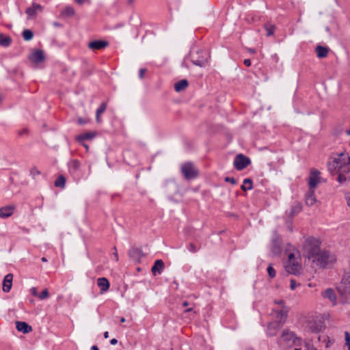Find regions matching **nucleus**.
Here are the masks:
<instances>
[{
  "label": "nucleus",
  "mask_w": 350,
  "mask_h": 350,
  "mask_svg": "<svg viewBox=\"0 0 350 350\" xmlns=\"http://www.w3.org/2000/svg\"><path fill=\"white\" fill-rule=\"evenodd\" d=\"M146 72V70L145 68H141L139 72V78L143 79Z\"/></svg>",
  "instance_id": "49530a36"
},
{
  "label": "nucleus",
  "mask_w": 350,
  "mask_h": 350,
  "mask_svg": "<svg viewBox=\"0 0 350 350\" xmlns=\"http://www.w3.org/2000/svg\"><path fill=\"white\" fill-rule=\"evenodd\" d=\"M282 325H279V323L275 321L269 323L267 326V334L271 336H275L278 331Z\"/></svg>",
  "instance_id": "f3484780"
},
{
  "label": "nucleus",
  "mask_w": 350,
  "mask_h": 350,
  "mask_svg": "<svg viewBox=\"0 0 350 350\" xmlns=\"http://www.w3.org/2000/svg\"><path fill=\"white\" fill-rule=\"evenodd\" d=\"M271 250L275 256L279 255L282 252L281 237L276 232L272 237Z\"/></svg>",
  "instance_id": "1a4fd4ad"
},
{
  "label": "nucleus",
  "mask_w": 350,
  "mask_h": 350,
  "mask_svg": "<svg viewBox=\"0 0 350 350\" xmlns=\"http://www.w3.org/2000/svg\"><path fill=\"white\" fill-rule=\"evenodd\" d=\"M188 85V81L186 79H182L175 83L174 89L176 92H179L186 89Z\"/></svg>",
  "instance_id": "c85d7f7f"
},
{
  "label": "nucleus",
  "mask_w": 350,
  "mask_h": 350,
  "mask_svg": "<svg viewBox=\"0 0 350 350\" xmlns=\"http://www.w3.org/2000/svg\"><path fill=\"white\" fill-rule=\"evenodd\" d=\"M29 59L32 62L40 63L44 59V53L42 50L37 49L30 55Z\"/></svg>",
  "instance_id": "a211bd4d"
},
{
  "label": "nucleus",
  "mask_w": 350,
  "mask_h": 350,
  "mask_svg": "<svg viewBox=\"0 0 350 350\" xmlns=\"http://www.w3.org/2000/svg\"><path fill=\"white\" fill-rule=\"evenodd\" d=\"M288 309L286 307H283L280 310H273L272 314L275 319V321L278 322L279 325H284L286 321L288 316Z\"/></svg>",
  "instance_id": "9d476101"
},
{
  "label": "nucleus",
  "mask_w": 350,
  "mask_h": 350,
  "mask_svg": "<svg viewBox=\"0 0 350 350\" xmlns=\"http://www.w3.org/2000/svg\"><path fill=\"white\" fill-rule=\"evenodd\" d=\"M13 275L12 273L7 274L3 282V291L5 293H8L12 285Z\"/></svg>",
  "instance_id": "412c9836"
},
{
  "label": "nucleus",
  "mask_w": 350,
  "mask_h": 350,
  "mask_svg": "<svg viewBox=\"0 0 350 350\" xmlns=\"http://www.w3.org/2000/svg\"><path fill=\"white\" fill-rule=\"evenodd\" d=\"M275 304H277L280 305L282 308H283V307H285V306H284V301L283 300H280V301H275Z\"/></svg>",
  "instance_id": "6e6d98bb"
},
{
  "label": "nucleus",
  "mask_w": 350,
  "mask_h": 350,
  "mask_svg": "<svg viewBox=\"0 0 350 350\" xmlns=\"http://www.w3.org/2000/svg\"><path fill=\"white\" fill-rule=\"evenodd\" d=\"M113 250H115V252L113 253V256L115 258V260L118 261V255L116 247H114Z\"/></svg>",
  "instance_id": "3c124183"
},
{
  "label": "nucleus",
  "mask_w": 350,
  "mask_h": 350,
  "mask_svg": "<svg viewBox=\"0 0 350 350\" xmlns=\"http://www.w3.org/2000/svg\"><path fill=\"white\" fill-rule=\"evenodd\" d=\"M188 306H189V302L188 301H185L183 302V307H187Z\"/></svg>",
  "instance_id": "bf43d9fd"
},
{
  "label": "nucleus",
  "mask_w": 350,
  "mask_h": 350,
  "mask_svg": "<svg viewBox=\"0 0 350 350\" xmlns=\"http://www.w3.org/2000/svg\"><path fill=\"white\" fill-rule=\"evenodd\" d=\"M306 204L308 206H312L317 202L314 195V189H310L306 194Z\"/></svg>",
  "instance_id": "393cba45"
},
{
  "label": "nucleus",
  "mask_w": 350,
  "mask_h": 350,
  "mask_svg": "<svg viewBox=\"0 0 350 350\" xmlns=\"http://www.w3.org/2000/svg\"><path fill=\"white\" fill-rule=\"evenodd\" d=\"M314 262L322 268L327 267L336 261V257L327 250H321L312 259Z\"/></svg>",
  "instance_id": "f03ea898"
},
{
  "label": "nucleus",
  "mask_w": 350,
  "mask_h": 350,
  "mask_svg": "<svg viewBox=\"0 0 350 350\" xmlns=\"http://www.w3.org/2000/svg\"><path fill=\"white\" fill-rule=\"evenodd\" d=\"M69 172L74 175L79 172L80 169V163L77 160H72L68 163Z\"/></svg>",
  "instance_id": "a878e982"
},
{
  "label": "nucleus",
  "mask_w": 350,
  "mask_h": 350,
  "mask_svg": "<svg viewBox=\"0 0 350 350\" xmlns=\"http://www.w3.org/2000/svg\"><path fill=\"white\" fill-rule=\"evenodd\" d=\"M110 343H111V345H116V344L118 343V340H117V339H116V338H113V339H111V340H110Z\"/></svg>",
  "instance_id": "4d7b16f0"
},
{
  "label": "nucleus",
  "mask_w": 350,
  "mask_h": 350,
  "mask_svg": "<svg viewBox=\"0 0 350 350\" xmlns=\"http://www.w3.org/2000/svg\"><path fill=\"white\" fill-rule=\"evenodd\" d=\"M165 267L164 262L162 260H155L154 265L151 269L152 273L154 275H157V274H161Z\"/></svg>",
  "instance_id": "aec40b11"
},
{
  "label": "nucleus",
  "mask_w": 350,
  "mask_h": 350,
  "mask_svg": "<svg viewBox=\"0 0 350 350\" xmlns=\"http://www.w3.org/2000/svg\"><path fill=\"white\" fill-rule=\"evenodd\" d=\"M285 269L291 274L297 275L299 273L301 266L295 261V255L293 254L288 255V264L285 266Z\"/></svg>",
  "instance_id": "6e6552de"
},
{
  "label": "nucleus",
  "mask_w": 350,
  "mask_h": 350,
  "mask_svg": "<svg viewBox=\"0 0 350 350\" xmlns=\"http://www.w3.org/2000/svg\"><path fill=\"white\" fill-rule=\"evenodd\" d=\"M23 38L25 40L29 41L33 37V33L30 29H25L22 33Z\"/></svg>",
  "instance_id": "4c0bfd02"
},
{
  "label": "nucleus",
  "mask_w": 350,
  "mask_h": 350,
  "mask_svg": "<svg viewBox=\"0 0 350 350\" xmlns=\"http://www.w3.org/2000/svg\"><path fill=\"white\" fill-rule=\"evenodd\" d=\"M16 327L18 331L21 332L23 334H27L32 331V327L23 321H16Z\"/></svg>",
  "instance_id": "4be33fe9"
},
{
  "label": "nucleus",
  "mask_w": 350,
  "mask_h": 350,
  "mask_svg": "<svg viewBox=\"0 0 350 350\" xmlns=\"http://www.w3.org/2000/svg\"><path fill=\"white\" fill-rule=\"evenodd\" d=\"M53 25L55 26V27H60V24L59 23H57V22H55L53 23Z\"/></svg>",
  "instance_id": "338daca9"
},
{
  "label": "nucleus",
  "mask_w": 350,
  "mask_h": 350,
  "mask_svg": "<svg viewBox=\"0 0 350 350\" xmlns=\"http://www.w3.org/2000/svg\"><path fill=\"white\" fill-rule=\"evenodd\" d=\"M193 310V308H187L185 310V312H191Z\"/></svg>",
  "instance_id": "e2e57ef3"
},
{
  "label": "nucleus",
  "mask_w": 350,
  "mask_h": 350,
  "mask_svg": "<svg viewBox=\"0 0 350 350\" xmlns=\"http://www.w3.org/2000/svg\"><path fill=\"white\" fill-rule=\"evenodd\" d=\"M96 135L95 133L88 132L81 135H78L76 137L77 141L79 142H82L84 140L91 139L94 137Z\"/></svg>",
  "instance_id": "c756f323"
},
{
  "label": "nucleus",
  "mask_w": 350,
  "mask_h": 350,
  "mask_svg": "<svg viewBox=\"0 0 350 350\" xmlns=\"http://www.w3.org/2000/svg\"><path fill=\"white\" fill-rule=\"evenodd\" d=\"M85 0H76V2L79 4H82Z\"/></svg>",
  "instance_id": "69168bd1"
},
{
  "label": "nucleus",
  "mask_w": 350,
  "mask_h": 350,
  "mask_svg": "<svg viewBox=\"0 0 350 350\" xmlns=\"http://www.w3.org/2000/svg\"><path fill=\"white\" fill-rule=\"evenodd\" d=\"M12 42L10 36H5L3 33H0V45L3 46H8Z\"/></svg>",
  "instance_id": "2f4dec72"
},
{
  "label": "nucleus",
  "mask_w": 350,
  "mask_h": 350,
  "mask_svg": "<svg viewBox=\"0 0 350 350\" xmlns=\"http://www.w3.org/2000/svg\"><path fill=\"white\" fill-rule=\"evenodd\" d=\"M108 46V42L104 40H94L88 44L90 49L92 50H100Z\"/></svg>",
  "instance_id": "6ab92c4d"
},
{
  "label": "nucleus",
  "mask_w": 350,
  "mask_h": 350,
  "mask_svg": "<svg viewBox=\"0 0 350 350\" xmlns=\"http://www.w3.org/2000/svg\"><path fill=\"white\" fill-rule=\"evenodd\" d=\"M66 185V178L63 175H59L55 181V186L57 187L64 188Z\"/></svg>",
  "instance_id": "72a5a7b5"
},
{
  "label": "nucleus",
  "mask_w": 350,
  "mask_h": 350,
  "mask_svg": "<svg viewBox=\"0 0 350 350\" xmlns=\"http://www.w3.org/2000/svg\"><path fill=\"white\" fill-rule=\"evenodd\" d=\"M265 29L267 31V36H271L273 35L274 31L275 29V26L273 25H271L269 23H266L264 25Z\"/></svg>",
  "instance_id": "e433bc0d"
},
{
  "label": "nucleus",
  "mask_w": 350,
  "mask_h": 350,
  "mask_svg": "<svg viewBox=\"0 0 350 350\" xmlns=\"http://www.w3.org/2000/svg\"><path fill=\"white\" fill-rule=\"evenodd\" d=\"M346 200L349 207H350V194L346 196Z\"/></svg>",
  "instance_id": "5fc2aeb1"
},
{
  "label": "nucleus",
  "mask_w": 350,
  "mask_h": 350,
  "mask_svg": "<svg viewBox=\"0 0 350 350\" xmlns=\"http://www.w3.org/2000/svg\"><path fill=\"white\" fill-rule=\"evenodd\" d=\"M338 293L342 296L350 295V275L342 279L340 284L337 287Z\"/></svg>",
  "instance_id": "9b49d317"
},
{
  "label": "nucleus",
  "mask_w": 350,
  "mask_h": 350,
  "mask_svg": "<svg viewBox=\"0 0 350 350\" xmlns=\"http://www.w3.org/2000/svg\"><path fill=\"white\" fill-rule=\"evenodd\" d=\"M349 172H343V171H340L339 172H338V181L340 183H342L344 182H345L347 179H350V175H348V176H346L345 174V173H349Z\"/></svg>",
  "instance_id": "f704fd0d"
},
{
  "label": "nucleus",
  "mask_w": 350,
  "mask_h": 350,
  "mask_svg": "<svg viewBox=\"0 0 350 350\" xmlns=\"http://www.w3.org/2000/svg\"><path fill=\"white\" fill-rule=\"evenodd\" d=\"M225 181L226 182H229L233 185H235L237 183V180H235V178H231V177H226L225 178Z\"/></svg>",
  "instance_id": "c03bdc74"
},
{
  "label": "nucleus",
  "mask_w": 350,
  "mask_h": 350,
  "mask_svg": "<svg viewBox=\"0 0 350 350\" xmlns=\"http://www.w3.org/2000/svg\"><path fill=\"white\" fill-rule=\"evenodd\" d=\"M181 173L187 180L194 179L198 176V170L191 162H187L182 165Z\"/></svg>",
  "instance_id": "39448f33"
},
{
  "label": "nucleus",
  "mask_w": 350,
  "mask_h": 350,
  "mask_svg": "<svg viewBox=\"0 0 350 350\" xmlns=\"http://www.w3.org/2000/svg\"><path fill=\"white\" fill-rule=\"evenodd\" d=\"M92 350H99L98 347L96 345H94L91 348Z\"/></svg>",
  "instance_id": "0e129e2a"
},
{
  "label": "nucleus",
  "mask_w": 350,
  "mask_h": 350,
  "mask_svg": "<svg viewBox=\"0 0 350 350\" xmlns=\"http://www.w3.org/2000/svg\"><path fill=\"white\" fill-rule=\"evenodd\" d=\"M103 336H104L105 338H109V332H104Z\"/></svg>",
  "instance_id": "052dcab7"
},
{
  "label": "nucleus",
  "mask_w": 350,
  "mask_h": 350,
  "mask_svg": "<svg viewBox=\"0 0 350 350\" xmlns=\"http://www.w3.org/2000/svg\"><path fill=\"white\" fill-rule=\"evenodd\" d=\"M320 245L321 242L319 239L314 237H308L304 244L305 255L308 258L313 259L314 257L321 250Z\"/></svg>",
  "instance_id": "f257e3e1"
},
{
  "label": "nucleus",
  "mask_w": 350,
  "mask_h": 350,
  "mask_svg": "<svg viewBox=\"0 0 350 350\" xmlns=\"http://www.w3.org/2000/svg\"><path fill=\"white\" fill-rule=\"evenodd\" d=\"M267 273L269 274V276L271 278H273L275 276V271L271 265H269L267 267Z\"/></svg>",
  "instance_id": "a19ab883"
},
{
  "label": "nucleus",
  "mask_w": 350,
  "mask_h": 350,
  "mask_svg": "<svg viewBox=\"0 0 350 350\" xmlns=\"http://www.w3.org/2000/svg\"><path fill=\"white\" fill-rule=\"evenodd\" d=\"M129 256L134 260L139 262L144 254L140 248L133 247L129 251Z\"/></svg>",
  "instance_id": "dca6fc26"
},
{
  "label": "nucleus",
  "mask_w": 350,
  "mask_h": 350,
  "mask_svg": "<svg viewBox=\"0 0 350 350\" xmlns=\"http://www.w3.org/2000/svg\"><path fill=\"white\" fill-rule=\"evenodd\" d=\"M296 282L295 280H291V285H290V288L291 290H294L296 287Z\"/></svg>",
  "instance_id": "09e8293b"
},
{
  "label": "nucleus",
  "mask_w": 350,
  "mask_h": 350,
  "mask_svg": "<svg viewBox=\"0 0 350 350\" xmlns=\"http://www.w3.org/2000/svg\"><path fill=\"white\" fill-rule=\"evenodd\" d=\"M302 210V205L300 202H295L291 208L289 213V217L293 218L295 215L298 214Z\"/></svg>",
  "instance_id": "cd10ccee"
},
{
  "label": "nucleus",
  "mask_w": 350,
  "mask_h": 350,
  "mask_svg": "<svg viewBox=\"0 0 350 350\" xmlns=\"http://www.w3.org/2000/svg\"><path fill=\"white\" fill-rule=\"evenodd\" d=\"M319 174L320 172L317 170H312L309 177L308 185L310 189H314L318 183H319Z\"/></svg>",
  "instance_id": "f8f14e48"
},
{
  "label": "nucleus",
  "mask_w": 350,
  "mask_h": 350,
  "mask_svg": "<svg viewBox=\"0 0 350 350\" xmlns=\"http://www.w3.org/2000/svg\"><path fill=\"white\" fill-rule=\"evenodd\" d=\"M322 295L324 298H327L333 304H336V294L332 288L326 289L323 293Z\"/></svg>",
  "instance_id": "bb28decb"
},
{
  "label": "nucleus",
  "mask_w": 350,
  "mask_h": 350,
  "mask_svg": "<svg viewBox=\"0 0 350 350\" xmlns=\"http://www.w3.org/2000/svg\"><path fill=\"white\" fill-rule=\"evenodd\" d=\"M75 14V10L71 7H66L62 12V15L66 17H71Z\"/></svg>",
  "instance_id": "58836bf2"
},
{
  "label": "nucleus",
  "mask_w": 350,
  "mask_h": 350,
  "mask_svg": "<svg viewBox=\"0 0 350 350\" xmlns=\"http://www.w3.org/2000/svg\"><path fill=\"white\" fill-rule=\"evenodd\" d=\"M243 63L246 66H250L251 65V61L249 59H244Z\"/></svg>",
  "instance_id": "864d4df0"
},
{
  "label": "nucleus",
  "mask_w": 350,
  "mask_h": 350,
  "mask_svg": "<svg viewBox=\"0 0 350 350\" xmlns=\"http://www.w3.org/2000/svg\"><path fill=\"white\" fill-rule=\"evenodd\" d=\"M233 163L234 167L237 170H242L250 164L251 161L247 157L243 155V154H239L235 157Z\"/></svg>",
  "instance_id": "0eeeda50"
},
{
  "label": "nucleus",
  "mask_w": 350,
  "mask_h": 350,
  "mask_svg": "<svg viewBox=\"0 0 350 350\" xmlns=\"http://www.w3.org/2000/svg\"><path fill=\"white\" fill-rule=\"evenodd\" d=\"M83 146L86 149V150H88L89 146L85 143H82Z\"/></svg>",
  "instance_id": "680f3d73"
},
{
  "label": "nucleus",
  "mask_w": 350,
  "mask_h": 350,
  "mask_svg": "<svg viewBox=\"0 0 350 350\" xmlns=\"http://www.w3.org/2000/svg\"><path fill=\"white\" fill-rule=\"evenodd\" d=\"M252 189V180L250 178H245L243 180V185L241 186L243 191L250 190Z\"/></svg>",
  "instance_id": "c9c22d12"
},
{
  "label": "nucleus",
  "mask_w": 350,
  "mask_h": 350,
  "mask_svg": "<svg viewBox=\"0 0 350 350\" xmlns=\"http://www.w3.org/2000/svg\"><path fill=\"white\" fill-rule=\"evenodd\" d=\"M106 108H107V103L105 102H103L100 106L96 110V121L98 122H100V116L104 113V111L106 110Z\"/></svg>",
  "instance_id": "473e14b6"
},
{
  "label": "nucleus",
  "mask_w": 350,
  "mask_h": 350,
  "mask_svg": "<svg viewBox=\"0 0 350 350\" xmlns=\"http://www.w3.org/2000/svg\"><path fill=\"white\" fill-rule=\"evenodd\" d=\"M329 51V49L328 47L323 46L321 45H317L315 48V52L319 58L326 57L328 55Z\"/></svg>",
  "instance_id": "b1692460"
},
{
  "label": "nucleus",
  "mask_w": 350,
  "mask_h": 350,
  "mask_svg": "<svg viewBox=\"0 0 350 350\" xmlns=\"http://www.w3.org/2000/svg\"><path fill=\"white\" fill-rule=\"evenodd\" d=\"M335 159L338 164L339 172H349L350 157L348 154L340 153Z\"/></svg>",
  "instance_id": "423d86ee"
},
{
  "label": "nucleus",
  "mask_w": 350,
  "mask_h": 350,
  "mask_svg": "<svg viewBox=\"0 0 350 350\" xmlns=\"http://www.w3.org/2000/svg\"><path fill=\"white\" fill-rule=\"evenodd\" d=\"M31 294H32L33 296H35V297L38 296V293H37V289H36V287H32V288H31Z\"/></svg>",
  "instance_id": "8fccbe9b"
},
{
  "label": "nucleus",
  "mask_w": 350,
  "mask_h": 350,
  "mask_svg": "<svg viewBox=\"0 0 350 350\" xmlns=\"http://www.w3.org/2000/svg\"><path fill=\"white\" fill-rule=\"evenodd\" d=\"M307 350H317L313 346H310L308 345H306Z\"/></svg>",
  "instance_id": "13d9d810"
},
{
  "label": "nucleus",
  "mask_w": 350,
  "mask_h": 350,
  "mask_svg": "<svg viewBox=\"0 0 350 350\" xmlns=\"http://www.w3.org/2000/svg\"><path fill=\"white\" fill-rule=\"evenodd\" d=\"M97 285L100 288V293H103L108 291L109 288V282L105 278H100L97 280Z\"/></svg>",
  "instance_id": "5701e85b"
},
{
  "label": "nucleus",
  "mask_w": 350,
  "mask_h": 350,
  "mask_svg": "<svg viewBox=\"0 0 350 350\" xmlns=\"http://www.w3.org/2000/svg\"><path fill=\"white\" fill-rule=\"evenodd\" d=\"M16 206L14 205L5 206L0 208V217L2 219L8 218L14 214Z\"/></svg>",
  "instance_id": "4468645a"
},
{
  "label": "nucleus",
  "mask_w": 350,
  "mask_h": 350,
  "mask_svg": "<svg viewBox=\"0 0 350 350\" xmlns=\"http://www.w3.org/2000/svg\"><path fill=\"white\" fill-rule=\"evenodd\" d=\"M301 339L296 336L295 334L288 329H284L277 341L278 345L284 347H291L295 344L296 341H300Z\"/></svg>",
  "instance_id": "7ed1b4c3"
},
{
  "label": "nucleus",
  "mask_w": 350,
  "mask_h": 350,
  "mask_svg": "<svg viewBox=\"0 0 350 350\" xmlns=\"http://www.w3.org/2000/svg\"><path fill=\"white\" fill-rule=\"evenodd\" d=\"M189 251H191L193 253H196L198 251L196 246L193 243L189 244Z\"/></svg>",
  "instance_id": "37998d69"
},
{
  "label": "nucleus",
  "mask_w": 350,
  "mask_h": 350,
  "mask_svg": "<svg viewBox=\"0 0 350 350\" xmlns=\"http://www.w3.org/2000/svg\"><path fill=\"white\" fill-rule=\"evenodd\" d=\"M191 60L196 66L204 67L206 65L209 58V53L204 50H198L191 53Z\"/></svg>",
  "instance_id": "20e7f679"
},
{
  "label": "nucleus",
  "mask_w": 350,
  "mask_h": 350,
  "mask_svg": "<svg viewBox=\"0 0 350 350\" xmlns=\"http://www.w3.org/2000/svg\"><path fill=\"white\" fill-rule=\"evenodd\" d=\"M308 329L311 332L319 333L324 329V325L321 321H310L308 323Z\"/></svg>",
  "instance_id": "2eb2a0df"
},
{
  "label": "nucleus",
  "mask_w": 350,
  "mask_h": 350,
  "mask_svg": "<svg viewBox=\"0 0 350 350\" xmlns=\"http://www.w3.org/2000/svg\"><path fill=\"white\" fill-rule=\"evenodd\" d=\"M88 120H85V119H83V118H78V120H77V122H78L79 124H85L88 123Z\"/></svg>",
  "instance_id": "de8ad7c7"
},
{
  "label": "nucleus",
  "mask_w": 350,
  "mask_h": 350,
  "mask_svg": "<svg viewBox=\"0 0 350 350\" xmlns=\"http://www.w3.org/2000/svg\"><path fill=\"white\" fill-rule=\"evenodd\" d=\"M18 133L19 136H23V135H26L28 133V130L27 129H23L22 130L18 131Z\"/></svg>",
  "instance_id": "a18cd8bd"
},
{
  "label": "nucleus",
  "mask_w": 350,
  "mask_h": 350,
  "mask_svg": "<svg viewBox=\"0 0 350 350\" xmlns=\"http://www.w3.org/2000/svg\"><path fill=\"white\" fill-rule=\"evenodd\" d=\"M41 260H42V262H47V259H46L45 257H42V258H41Z\"/></svg>",
  "instance_id": "774afa93"
},
{
  "label": "nucleus",
  "mask_w": 350,
  "mask_h": 350,
  "mask_svg": "<svg viewBox=\"0 0 350 350\" xmlns=\"http://www.w3.org/2000/svg\"><path fill=\"white\" fill-rule=\"evenodd\" d=\"M328 170L332 174H337L339 172L338 170V164L337 163L335 158H334L333 161L332 162H329L328 163Z\"/></svg>",
  "instance_id": "7c9ffc66"
},
{
  "label": "nucleus",
  "mask_w": 350,
  "mask_h": 350,
  "mask_svg": "<svg viewBox=\"0 0 350 350\" xmlns=\"http://www.w3.org/2000/svg\"><path fill=\"white\" fill-rule=\"evenodd\" d=\"M40 171L35 166L32 167L30 170V174L33 178H36V177L40 175Z\"/></svg>",
  "instance_id": "ea45409f"
},
{
  "label": "nucleus",
  "mask_w": 350,
  "mask_h": 350,
  "mask_svg": "<svg viewBox=\"0 0 350 350\" xmlns=\"http://www.w3.org/2000/svg\"><path fill=\"white\" fill-rule=\"evenodd\" d=\"M345 340L347 341V345L350 343V335L347 332H345Z\"/></svg>",
  "instance_id": "603ef678"
},
{
  "label": "nucleus",
  "mask_w": 350,
  "mask_h": 350,
  "mask_svg": "<svg viewBox=\"0 0 350 350\" xmlns=\"http://www.w3.org/2000/svg\"><path fill=\"white\" fill-rule=\"evenodd\" d=\"M43 8L41 5L33 3L31 7L26 9L25 13L28 15V18H34L36 16L38 12H41Z\"/></svg>",
  "instance_id": "ddd939ff"
},
{
  "label": "nucleus",
  "mask_w": 350,
  "mask_h": 350,
  "mask_svg": "<svg viewBox=\"0 0 350 350\" xmlns=\"http://www.w3.org/2000/svg\"><path fill=\"white\" fill-rule=\"evenodd\" d=\"M49 293L47 289H44L40 294L38 295V297L40 299H45L49 297Z\"/></svg>",
  "instance_id": "79ce46f5"
}]
</instances>
